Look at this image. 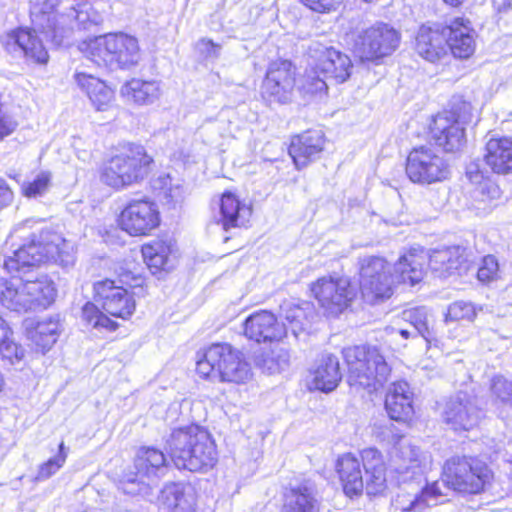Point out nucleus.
Segmentation results:
<instances>
[{
  "label": "nucleus",
  "instance_id": "7ed1b4c3",
  "mask_svg": "<svg viewBox=\"0 0 512 512\" xmlns=\"http://www.w3.org/2000/svg\"><path fill=\"white\" fill-rule=\"evenodd\" d=\"M333 467L342 493L350 500L363 495L378 498L389 489V467L384 454L376 447L341 453Z\"/></svg>",
  "mask_w": 512,
  "mask_h": 512
},
{
  "label": "nucleus",
  "instance_id": "cd10ccee",
  "mask_svg": "<svg viewBox=\"0 0 512 512\" xmlns=\"http://www.w3.org/2000/svg\"><path fill=\"white\" fill-rule=\"evenodd\" d=\"M482 160L493 175L512 174V138L491 137L484 145Z\"/></svg>",
  "mask_w": 512,
  "mask_h": 512
},
{
  "label": "nucleus",
  "instance_id": "6e6d98bb",
  "mask_svg": "<svg viewBox=\"0 0 512 512\" xmlns=\"http://www.w3.org/2000/svg\"><path fill=\"white\" fill-rule=\"evenodd\" d=\"M4 334H12V330L10 327L0 318V337L2 338Z\"/></svg>",
  "mask_w": 512,
  "mask_h": 512
},
{
  "label": "nucleus",
  "instance_id": "9d476101",
  "mask_svg": "<svg viewBox=\"0 0 512 512\" xmlns=\"http://www.w3.org/2000/svg\"><path fill=\"white\" fill-rule=\"evenodd\" d=\"M78 48L87 59L104 67L130 68L137 65L142 56L138 39L124 32H109L82 40Z\"/></svg>",
  "mask_w": 512,
  "mask_h": 512
},
{
  "label": "nucleus",
  "instance_id": "4be33fe9",
  "mask_svg": "<svg viewBox=\"0 0 512 512\" xmlns=\"http://www.w3.org/2000/svg\"><path fill=\"white\" fill-rule=\"evenodd\" d=\"M384 409L391 420L411 424L415 417L414 393L406 381L390 384L384 396Z\"/></svg>",
  "mask_w": 512,
  "mask_h": 512
},
{
  "label": "nucleus",
  "instance_id": "c9c22d12",
  "mask_svg": "<svg viewBox=\"0 0 512 512\" xmlns=\"http://www.w3.org/2000/svg\"><path fill=\"white\" fill-rule=\"evenodd\" d=\"M58 0H34L31 7L32 21L38 26L40 33L53 37L58 35Z\"/></svg>",
  "mask_w": 512,
  "mask_h": 512
},
{
  "label": "nucleus",
  "instance_id": "dca6fc26",
  "mask_svg": "<svg viewBox=\"0 0 512 512\" xmlns=\"http://www.w3.org/2000/svg\"><path fill=\"white\" fill-rule=\"evenodd\" d=\"M242 335L255 344L274 345L288 336L286 324L271 310L259 309L242 323Z\"/></svg>",
  "mask_w": 512,
  "mask_h": 512
},
{
  "label": "nucleus",
  "instance_id": "7c9ffc66",
  "mask_svg": "<svg viewBox=\"0 0 512 512\" xmlns=\"http://www.w3.org/2000/svg\"><path fill=\"white\" fill-rule=\"evenodd\" d=\"M42 264H45V262L41 252V245L38 244L37 240L32 239L21 245L14 251L12 256H9L4 261V268L12 274L25 272Z\"/></svg>",
  "mask_w": 512,
  "mask_h": 512
},
{
  "label": "nucleus",
  "instance_id": "f8f14e48",
  "mask_svg": "<svg viewBox=\"0 0 512 512\" xmlns=\"http://www.w3.org/2000/svg\"><path fill=\"white\" fill-rule=\"evenodd\" d=\"M161 224L160 208L149 196L127 200L115 216L116 228L133 238L152 236Z\"/></svg>",
  "mask_w": 512,
  "mask_h": 512
},
{
  "label": "nucleus",
  "instance_id": "f257e3e1",
  "mask_svg": "<svg viewBox=\"0 0 512 512\" xmlns=\"http://www.w3.org/2000/svg\"><path fill=\"white\" fill-rule=\"evenodd\" d=\"M358 287L346 276L322 275L308 285L309 296L324 317L337 319L353 310L359 298L365 305L376 306L395 294L390 262L381 256H368L358 261Z\"/></svg>",
  "mask_w": 512,
  "mask_h": 512
},
{
  "label": "nucleus",
  "instance_id": "20e7f679",
  "mask_svg": "<svg viewBox=\"0 0 512 512\" xmlns=\"http://www.w3.org/2000/svg\"><path fill=\"white\" fill-rule=\"evenodd\" d=\"M439 481L454 495L473 498L485 494L492 487L495 472L490 463L478 455L453 454L443 461L439 480L423 487L430 499L444 495Z\"/></svg>",
  "mask_w": 512,
  "mask_h": 512
},
{
  "label": "nucleus",
  "instance_id": "ddd939ff",
  "mask_svg": "<svg viewBox=\"0 0 512 512\" xmlns=\"http://www.w3.org/2000/svg\"><path fill=\"white\" fill-rule=\"evenodd\" d=\"M57 293L55 282L44 275L24 281L18 288L6 287L1 297L11 309L27 312L49 308L55 303Z\"/></svg>",
  "mask_w": 512,
  "mask_h": 512
},
{
  "label": "nucleus",
  "instance_id": "8fccbe9b",
  "mask_svg": "<svg viewBox=\"0 0 512 512\" xmlns=\"http://www.w3.org/2000/svg\"><path fill=\"white\" fill-rule=\"evenodd\" d=\"M429 497L426 493H424L423 488L420 492L415 495V497L409 502V504L402 506L400 508L401 512H415L422 511L430 506Z\"/></svg>",
  "mask_w": 512,
  "mask_h": 512
},
{
  "label": "nucleus",
  "instance_id": "09e8293b",
  "mask_svg": "<svg viewBox=\"0 0 512 512\" xmlns=\"http://www.w3.org/2000/svg\"><path fill=\"white\" fill-rule=\"evenodd\" d=\"M308 11L319 14H331L342 5L343 0H297Z\"/></svg>",
  "mask_w": 512,
  "mask_h": 512
},
{
  "label": "nucleus",
  "instance_id": "2eb2a0df",
  "mask_svg": "<svg viewBox=\"0 0 512 512\" xmlns=\"http://www.w3.org/2000/svg\"><path fill=\"white\" fill-rule=\"evenodd\" d=\"M297 68L289 59L271 61L261 83L260 96L268 103L291 102L296 87Z\"/></svg>",
  "mask_w": 512,
  "mask_h": 512
},
{
  "label": "nucleus",
  "instance_id": "37998d69",
  "mask_svg": "<svg viewBox=\"0 0 512 512\" xmlns=\"http://www.w3.org/2000/svg\"><path fill=\"white\" fill-rule=\"evenodd\" d=\"M0 358L11 365L24 360L25 349L12 339V334H4L0 339Z\"/></svg>",
  "mask_w": 512,
  "mask_h": 512
},
{
  "label": "nucleus",
  "instance_id": "393cba45",
  "mask_svg": "<svg viewBox=\"0 0 512 512\" xmlns=\"http://www.w3.org/2000/svg\"><path fill=\"white\" fill-rule=\"evenodd\" d=\"M74 80L96 111L110 110L116 100V88L107 81L86 72H76Z\"/></svg>",
  "mask_w": 512,
  "mask_h": 512
},
{
  "label": "nucleus",
  "instance_id": "6ab92c4d",
  "mask_svg": "<svg viewBox=\"0 0 512 512\" xmlns=\"http://www.w3.org/2000/svg\"><path fill=\"white\" fill-rule=\"evenodd\" d=\"M328 139L321 129L309 128L290 136L287 152L297 170L318 160L325 151Z\"/></svg>",
  "mask_w": 512,
  "mask_h": 512
},
{
  "label": "nucleus",
  "instance_id": "4c0bfd02",
  "mask_svg": "<svg viewBox=\"0 0 512 512\" xmlns=\"http://www.w3.org/2000/svg\"><path fill=\"white\" fill-rule=\"evenodd\" d=\"M122 94L135 104L146 105L159 97L160 89L156 81L132 78L124 84Z\"/></svg>",
  "mask_w": 512,
  "mask_h": 512
},
{
  "label": "nucleus",
  "instance_id": "79ce46f5",
  "mask_svg": "<svg viewBox=\"0 0 512 512\" xmlns=\"http://www.w3.org/2000/svg\"><path fill=\"white\" fill-rule=\"evenodd\" d=\"M490 393L493 399L502 405L512 407V378L495 375L490 381Z\"/></svg>",
  "mask_w": 512,
  "mask_h": 512
},
{
  "label": "nucleus",
  "instance_id": "aec40b11",
  "mask_svg": "<svg viewBox=\"0 0 512 512\" xmlns=\"http://www.w3.org/2000/svg\"><path fill=\"white\" fill-rule=\"evenodd\" d=\"M484 413L467 394L450 398L442 414L443 422L455 432H469L476 429L484 419Z\"/></svg>",
  "mask_w": 512,
  "mask_h": 512
},
{
  "label": "nucleus",
  "instance_id": "864d4df0",
  "mask_svg": "<svg viewBox=\"0 0 512 512\" xmlns=\"http://www.w3.org/2000/svg\"><path fill=\"white\" fill-rule=\"evenodd\" d=\"M14 193L7 182L0 179V210L12 203Z\"/></svg>",
  "mask_w": 512,
  "mask_h": 512
},
{
  "label": "nucleus",
  "instance_id": "1a4fd4ad",
  "mask_svg": "<svg viewBox=\"0 0 512 512\" xmlns=\"http://www.w3.org/2000/svg\"><path fill=\"white\" fill-rule=\"evenodd\" d=\"M471 105L459 102L432 115L426 125V140L444 154L460 153L467 143L466 126Z\"/></svg>",
  "mask_w": 512,
  "mask_h": 512
},
{
  "label": "nucleus",
  "instance_id": "c85d7f7f",
  "mask_svg": "<svg viewBox=\"0 0 512 512\" xmlns=\"http://www.w3.org/2000/svg\"><path fill=\"white\" fill-rule=\"evenodd\" d=\"M427 261L429 268L439 277L461 274L468 269L466 250L460 246L434 250Z\"/></svg>",
  "mask_w": 512,
  "mask_h": 512
},
{
  "label": "nucleus",
  "instance_id": "a19ab883",
  "mask_svg": "<svg viewBox=\"0 0 512 512\" xmlns=\"http://www.w3.org/2000/svg\"><path fill=\"white\" fill-rule=\"evenodd\" d=\"M52 178L50 171H41L32 180L22 185V195L26 198H37L44 195L51 186Z\"/></svg>",
  "mask_w": 512,
  "mask_h": 512
},
{
  "label": "nucleus",
  "instance_id": "39448f33",
  "mask_svg": "<svg viewBox=\"0 0 512 512\" xmlns=\"http://www.w3.org/2000/svg\"><path fill=\"white\" fill-rule=\"evenodd\" d=\"M154 168L155 159L143 144L120 141L105 153L97 178L104 187L119 192L144 182Z\"/></svg>",
  "mask_w": 512,
  "mask_h": 512
},
{
  "label": "nucleus",
  "instance_id": "f03ea898",
  "mask_svg": "<svg viewBox=\"0 0 512 512\" xmlns=\"http://www.w3.org/2000/svg\"><path fill=\"white\" fill-rule=\"evenodd\" d=\"M147 293L146 277L125 265L113 268L112 275L92 285L94 302L81 308L82 320L94 329L115 332L118 320L129 321L136 311V297Z\"/></svg>",
  "mask_w": 512,
  "mask_h": 512
},
{
  "label": "nucleus",
  "instance_id": "de8ad7c7",
  "mask_svg": "<svg viewBox=\"0 0 512 512\" xmlns=\"http://www.w3.org/2000/svg\"><path fill=\"white\" fill-rule=\"evenodd\" d=\"M17 119L8 112L3 93L0 91V142L12 136L18 129Z\"/></svg>",
  "mask_w": 512,
  "mask_h": 512
},
{
  "label": "nucleus",
  "instance_id": "680f3d73",
  "mask_svg": "<svg viewBox=\"0 0 512 512\" xmlns=\"http://www.w3.org/2000/svg\"><path fill=\"white\" fill-rule=\"evenodd\" d=\"M399 334L404 338V339H408L410 337V333L408 330L406 329H401L399 331Z\"/></svg>",
  "mask_w": 512,
  "mask_h": 512
},
{
  "label": "nucleus",
  "instance_id": "052dcab7",
  "mask_svg": "<svg viewBox=\"0 0 512 512\" xmlns=\"http://www.w3.org/2000/svg\"><path fill=\"white\" fill-rule=\"evenodd\" d=\"M404 438L403 434H396L392 437L393 444L396 445L401 439Z\"/></svg>",
  "mask_w": 512,
  "mask_h": 512
},
{
  "label": "nucleus",
  "instance_id": "5701e85b",
  "mask_svg": "<svg viewBox=\"0 0 512 512\" xmlns=\"http://www.w3.org/2000/svg\"><path fill=\"white\" fill-rule=\"evenodd\" d=\"M6 50L17 47L24 57L37 65H46L50 56L38 37L36 30L28 27H16L5 34L2 42Z\"/></svg>",
  "mask_w": 512,
  "mask_h": 512
},
{
  "label": "nucleus",
  "instance_id": "412c9836",
  "mask_svg": "<svg viewBox=\"0 0 512 512\" xmlns=\"http://www.w3.org/2000/svg\"><path fill=\"white\" fill-rule=\"evenodd\" d=\"M168 452L152 445L138 447L133 458L134 471L127 473L125 481L141 483L144 480L163 476L170 465Z\"/></svg>",
  "mask_w": 512,
  "mask_h": 512
},
{
  "label": "nucleus",
  "instance_id": "49530a36",
  "mask_svg": "<svg viewBox=\"0 0 512 512\" xmlns=\"http://www.w3.org/2000/svg\"><path fill=\"white\" fill-rule=\"evenodd\" d=\"M477 279L482 283H490L499 278V263L493 255L484 256L477 269Z\"/></svg>",
  "mask_w": 512,
  "mask_h": 512
},
{
  "label": "nucleus",
  "instance_id": "ea45409f",
  "mask_svg": "<svg viewBox=\"0 0 512 512\" xmlns=\"http://www.w3.org/2000/svg\"><path fill=\"white\" fill-rule=\"evenodd\" d=\"M477 317V309L471 302L455 301L451 303L445 313L446 322L465 323L473 322Z\"/></svg>",
  "mask_w": 512,
  "mask_h": 512
},
{
  "label": "nucleus",
  "instance_id": "6e6552de",
  "mask_svg": "<svg viewBox=\"0 0 512 512\" xmlns=\"http://www.w3.org/2000/svg\"><path fill=\"white\" fill-rule=\"evenodd\" d=\"M195 372L202 380L243 385L252 378L251 366L244 354L225 342L204 347L196 360Z\"/></svg>",
  "mask_w": 512,
  "mask_h": 512
},
{
  "label": "nucleus",
  "instance_id": "f3484780",
  "mask_svg": "<svg viewBox=\"0 0 512 512\" xmlns=\"http://www.w3.org/2000/svg\"><path fill=\"white\" fill-rule=\"evenodd\" d=\"M448 53L457 60H468L475 54L477 32L472 21L464 16H454L438 22Z\"/></svg>",
  "mask_w": 512,
  "mask_h": 512
},
{
  "label": "nucleus",
  "instance_id": "a878e982",
  "mask_svg": "<svg viewBox=\"0 0 512 512\" xmlns=\"http://www.w3.org/2000/svg\"><path fill=\"white\" fill-rule=\"evenodd\" d=\"M313 67L324 78L336 84H342L351 77L353 63L348 55L330 46L319 52Z\"/></svg>",
  "mask_w": 512,
  "mask_h": 512
},
{
  "label": "nucleus",
  "instance_id": "5fc2aeb1",
  "mask_svg": "<svg viewBox=\"0 0 512 512\" xmlns=\"http://www.w3.org/2000/svg\"><path fill=\"white\" fill-rule=\"evenodd\" d=\"M467 0H442V2L451 9H460Z\"/></svg>",
  "mask_w": 512,
  "mask_h": 512
},
{
  "label": "nucleus",
  "instance_id": "13d9d810",
  "mask_svg": "<svg viewBox=\"0 0 512 512\" xmlns=\"http://www.w3.org/2000/svg\"><path fill=\"white\" fill-rule=\"evenodd\" d=\"M411 462L412 467H420L421 465V459L418 455H415V457L411 459Z\"/></svg>",
  "mask_w": 512,
  "mask_h": 512
},
{
  "label": "nucleus",
  "instance_id": "4468645a",
  "mask_svg": "<svg viewBox=\"0 0 512 512\" xmlns=\"http://www.w3.org/2000/svg\"><path fill=\"white\" fill-rule=\"evenodd\" d=\"M404 172L410 182L419 185L442 182L450 174L447 161L426 145L414 146L407 152Z\"/></svg>",
  "mask_w": 512,
  "mask_h": 512
},
{
  "label": "nucleus",
  "instance_id": "4d7b16f0",
  "mask_svg": "<svg viewBox=\"0 0 512 512\" xmlns=\"http://www.w3.org/2000/svg\"><path fill=\"white\" fill-rule=\"evenodd\" d=\"M75 11H76V18H77V20H78L79 22L84 23V22H86L87 20L92 21V22H95V21H96V17H94V18H92V19H89V18H87V19H86V18L82 17V14H83V13H82V11H79V10H78V9H76V8H75Z\"/></svg>",
  "mask_w": 512,
  "mask_h": 512
},
{
  "label": "nucleus",
  "instance_id": "a211bd4d",
  "mask_svg": "<svg viewBox=\"0 0 512 512\" xmlns=\"http://www.w3.org/2000/svg\"><path fill=\"white\" fill-rule=\"evenodd\" d=\"M218 221L224 231L246 230L252 226L254 209L236 190L227 189L218 196Z\"/></svg>",
  "mask_w": 512,
  "mask_h": 512
},
{
  "label": "nucleus",
  "instance_id": "0eeeda50",
  "mask_svg": "<svg viewBox=\"0 0 512 512\" xmlns=\"http://www.w3.org/2000/svg\"><path fill=\"white\" fill-rule=\"evenodd\" d=\"M342 355L346 382L355 392L372 395L381 390L391 377V366L375 346L346 347Z\"/></svg>",
  "mask_w": 512,
  "mask_h": 512
},
{
  "label": "nucleus",
  "instance_id": "b1692460",
  "mask_svg": "<svg viewBox=\"0 0 512 512\" xmlns=\"http://www.w3.org/2000/svg\"><path fill=\"white\" fill-rule=\"evenodd\" d=\"M427 255L423 249L409 248L396 261L395 271L391 270L395 290L398 285L414 287L426 276ZM390 269L392 266L390 265Z\"/></svg>",
  "mask_w": 512,
  "mask_h": 512
},
{
  "label": "nucleus",
  "instance_id": "e433bc0d",
  "mask_svg": "<svg viewBox=\"0 0 512 512\" xmlns=\"http://www.w3.org/2000/svg\"><path fill=\"white\" fill-rule=\"evenodd\" d=\"M282 512H318L310 488L300 485L286 489L283 493Z\"/></svg>",
  "mask_w": 512,
  "mask_h": 512
},
{
  "label": "nucleus",
  "instance_id": "f704fd0d",
  "mask_svg": "<svg viewBox=\"0 0 512 512\" xmlns=\"http://www.w3.org/2000/svg\"><path fill=\"white\" fill-rule=\"evenodd\" d=\"M59 334L58 322L52 318L39 321L27 329V337L35 353L44 354L49 351L57 341Z\"/></svg>",
  "mask_w": 512,
  "mask_h": 512
},
{
  "label": "nucleus",
  "instance_id": "bb28decb",
  "mask_svg": "<svg viewBox=\"0 0 512 512\" xmlns=\"http://www.w3.org/2000/svg\"><path fill=\"white\" fill-rule=\"evenodd\" d=\"M414 51L430 63H438L449 54L438 22L419 27L415 35Z\"/></svg>",
  "mask_w": 512,
  "mask_h": 512
},
{
  "label": "nucleus",
  "instance_id": "bf43d9fd",
  "mask_svg": "<svg viewBox=\"0 0 512 512\" xmlns=\"http://www.w3.org/2000/svg\"><path fill=\"white\" fill-rule=\"evenodd\" d=\"M509 463L511 465V471H510V473L507 476V480H508L509 490L512 491V459L510 460Z\"/></svg>",
  "mask_w": 512,
  "mask_h": 512
},
{
  "label": "nucleus",
  "instance_id": "9b49d317",
  "mask_svg": "<svg viewBox=\"0 0 512 512\" xmlns=\"http://www.w3.org/2000/svg\"><path fill=\"white\" fill-rule=\"evenodd\" d=\"M402 35L390 23L377 21L355 36L352 54L361 64L380 65L399 48Z\"/></svg>",
  "mask_w": 512,
  "mask_h": 512
},
{
  "label": "nucleus",
  "instance_id": "a18cd8bd",
  "mask_svg": "<svg viewBox=\"0 0 512 512\" xmlns=\"http://www.w3.org/2000/svg\"><path fill=\"white\" fill-rule=\"evenodd\" d=\"M404 319L410 323L423 337L431 334L426 311L421 307H413L403 312Z\"/></svg>",
  "mask_w": 512,
  "mask_h": 512
},
{
  "label": "nucleus",
  "instance_id": "3c124183",
  "mask_svg": "<svg viewBox=\"0 0 512 512\" xmlns=\"http://www.w3.org/2000/svg\"><path fill=\"white\" fill-rule=\"evenodd\" d=\"M306 318V311L298 304H292L286 309L285 319L289 324L301 325Z\"/></svg>",
  "mask_w": 512,
  "mask_h": 512
},
{
  "label": "nucleus",
  "instance_id": "473e14b6",
  "mask_svg": "<svg viewBox=\"0 0 512 512\" xmlns=\"http://www.w3.org/2000/svg\"><path fill=\"white\" fill-rule=\"evenodd\" d=\"M466 175L471 183L478 184L475 191V201L481 208L492 209L498 206L502 191L495 181L484 175L478 168L468 170Z\"/></svg>",
  "mask_w": 512,
  "mask_h": 512
},
{
  "label": "nucleus",
  "instance_id": "58836bf2",
  "mask_svg": "<svg viewBox=\"0 0 512 512\" xmlns=\"http://www.w3.org/2000/svg\"><path fill=\"white\" fill-rule=\"evenodd\" d=\"M319 75L313 66L309 71H305L297 88L302 99L311 101L328 95V85Z\"/></svg>",
  "mask_w": 512,
  "mask_h": 512
},
{
  "label": "nucleus",
  "instance_id": "423d86ee",
  "mask_svg": "<svg viewBox=\"0 0 512 512\" xmlns=\"http://www.w3.org/2000/svg\"><path fill=\"white\" fill-rule=\"evenodd\" d=\"M166 451L178 470L205 473L218 463V450L212 435L197 424L173 428L165 440Z\"/></svg>",
  "mask_w": 512,
  "mask_h": 512
},
{
  "label": "nucleus",
  "instance_id": "72a5a7b5",
  "mask_svg": "<svg viewBox=\"0 0 512 512\" xmlns=\"http://www.w3.org/2000/svg\"><path fill=\"white\" fill-rule=\"evenodd\" d=\"M311 374L314 388L325 393L333 391L342 378L338 359L333 355L323 356Z\"/></svg>",
  "mask_w": 512,
  "mask_h": 512
},
{
  "label": "nucleus",
  "instance_id": "c03bdc74",
  "mask_svg": "<svg viewBox=\"0 0 512 512\" xmlns=\"http://www.w3.org/2000/svg\"><path fill=\"white\" fill-rule=\"evenodd\" d=\"M67 453L65 452L64 442L58 446V453L55 457L42 463L37 471L36 479L43 481L54 475L66 462Z\"/></svg>",
  "mask_w": 512,
  "mask_h": 512
},
{
  "label": "nucleus",
  "instance_id": "2f4dec72",
  "mask_svg": "<svg viewBox=\"0 0 512 512\" xmlns=\"http://www.w3.org/2000/svg\"><path fill=\"white\" fill-rule=\"evenodd\" d=\"M45 263L67 265L72 260L71 247L66 239L55 231H45L37 239Z\"/></svg>",
  "mask_w": 512,
  "mask_h": 512
},
{
  "label": "nucleus",
  "instance_id": "603ef678",
  "mask_svg": "<svg viewBox=\"0 0 512 512\" xmlns=\"http://www.w3.org/2000/svg\"><path fill=\"white\" fill-rule=\"evenodd\" d=\"M198 45L201 47L200 52L205 57H216L219 54L221 48L220 44L215 43L212 39L201 38L198 41Z\"/></svg>",
  "mask_w": 512,
  "mask_h": 512
},
{
  "label": "nucleus",
  "instance_id": "c756f323",
  "mask_svg": "<svg viewBox=\"0 0 512 512\" xmlns=\"http://www.w3.org/2000/svg\"><path fill=\"white\" fill-rule=\"evenodd\" d=\"M140 251L152 273L168 271L171 268L174 249L172 241L167 237H157L144 243Z\"/></svg>",
  "mask_w": 512,
  "mask_h": 512
}]
</instances>
